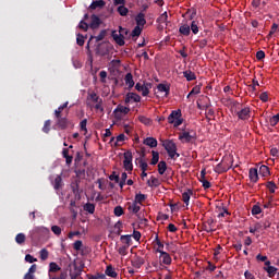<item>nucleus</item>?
<instances>
[{
	"instance_id": "f257e3e1",
	"label": "nucleus",
	"mask_w": 279,
	"mask_h": 279,
	"mask_svg": "<svg viewBox=\"0 0 279 279\" xmlns=\"http://www.w3.org/2000/svg\"><path fill=\"white\" fill-rule=\"evenodd\" d=\"M68 106H69V101L64 102L57 110H54V117H56V121H57L56 125H58L60 130H66V128L69 126V120L66 119V112H64V110H66Z\"/></svg>"
},
{
	"instance_id": "f03ea898",
	"label": "nucleus",
	"mask_w": 279,
	"mask_h": 279,
	"mask_svg": "<svg viewBox=\"0 0 279 279\" xmlns=\"http://www.w3.org/2000/svg\"><path fill=\"white\" fill-rule=\"evenodd\" d=\"M161 143H162V147L166 149L171 160H175L177 158H180V154L178 153V145L175 144V142H173V140L161 141Z\"/></svg>"
},
{
	"instance_id": "7ed1b4c3",
	"label": "nucleus",
	"mask_w": 279,
	"mask_h": 279,
	"mask_svg": "<svg viewBox=\"0 0 279 279\" xmlns=\"http://www.w3.org/2000/svg\"><path fill=\"white\" fill-rule=\"evenodd\" d=\"M168 123L173 125L174 128H180L182 123H184V119H182V110H173L168 117Z\"/></svg>"
},
{
	"instance_id": "20e7f679",
	"label": "nucleus",
	"mask_w": 279,
	"mask_h": 279,
	"mask_svg": "<svg viewBox=\"0 0 279 279\" xmlns=\"http://www.w3.org/2000/svg\"><path fill=\"white\" fill-rule=\"evenodd\" d=\"M153 84L149 82H144L143 84L136 83L135 90L137 93H142V97H147L149 95V90H151Z\"/></svg>"
},
{
	"instance_id": "39448f33",
	"label": "nucleus",
	"mask_w": 279,
	"mask_h": 279,
	"mask_svg": "<svg viewBox=\"0 0 279 279\" xmlns=\"http://www.w3.org/2000/svg\"><path fill=\"white\" fill-rule=\"evenodd\" d=\"M197 138V134L194 131L180 133L179 141H183V143H193Z\"/></svg>"
},
{
	"instance_id": "423d86ee",
	"label": "nucleus",
	"mask_w": 279,
	"mask_h": 279,
	"mask_svg": "<svg viewBox=\"0 0 279 279\" xmlns=\"http://www.w3.org/2000/svg\"><path fill=\"white\" fill-rule=\"evenodd\" d=\"M130 113V107H124L122 105H118L117 108L113 110V114L116 116V119H121V114H129Z\"/></svg>"
},
{
	"instance_id": "0eeeda50",
	"label": "nucleus",
	"mask_w": 279,
	"mask_h": 279,
	"mask_svg": "<svg viewBox=\"0 0 279 279\" xmlns=\"http://www.w3.org/2000/svg\"><path fill=\"white\" fill-rule=\"evenodd\" d=\"M250 107H244L240 111H235V114L240 121H247V119H250Z\"/></svg>"
},
{
	"instance_id": "6e6552de",
	"label": "nucleus",
	"mask_w": 279,
	"mask_h": 279,
	"mask_svg": "<svg viewBox=\"0 0 279 279\" xmlns=\"http://www.w3.org/2000/svg\"><path fill=\"white\" fill-rule=\"evenodd\" d=\"M131 101H134V104H140L141 95L132 92L128 93L125 96L124 102L130 104Z\"/></svg>"
},
{
	"instance_id": "1a4fd4ad",
	"label": "nucleus",
	"mask_w": 279,
	"mask_h": 279,
	"mask_svg": "<svg viewBox=\"0 0 279 279\" xmlns=\"http://www.w3.org/2000/svg\"><path fill=\"white\" fill-rule=\"evenodd\" d=\"M132 267H135V269H141L145 265V258L135 255L131 260Z\"/></svg>"
},
{
	"instance_id": "9d476101",
	"label": "nucleus",
	"mask_w": 279,
	"mask_h": 279,
	"mask_svg": "<svg viewBox=\"0 0 279 279\" xmlns=\"http://www.w3.org/2000/svg\"><path fill=\"white\" fill-rule=\"evenodd\" d=\"M157 252L160 254L159 258L163 265H171V255L169 253L162 251V250H157Z\"/></svg>"
},
{
	"instance_id": "9b49d317",
	"label": "nucleus",
	"mask_w": 279,
	"mask_h": 279,
	"mask_svg": "<svg viewBox=\"0 0 279 279\" xmlns=\"http://www.w3.org/2000/svg\"><path fill=\"white\" fill-rule=\"evenodd\" d=\"M111 36L119 47H123V45H125V39L121 33L113 31Z\"/></svg>"
},
{
	"instance_id": "f8f14e48",
	"label": "nucleus",
	"mask_w": 279,
	"mask_h": 279,
	"mask_svg": "<svg viewBox=\"0 0 279 279\" xmlns=\"http://www.w3.org/2000/svg\"><path fill=\"white\" fill-rule=\"evenodd\" d=\"M95 38L96 43H100V40H104L106 38V31H101L98 36H92L86 45V49L90 51V43H93V39Z\"/></svg>"
},
{
	"instance_id": "ddd939ff",
	"label": "nucleus",
	"mask_w": 279,
	"mask_h": 279,
	"mask_svg": "<svg viewBox=\"0 0 279 279\" xmlns=\"http://www.w3.org/2000/svg\"><path fill=\"white\" fill-rule=\"evenodd\" d=\"M101 25V19L96 14H93L90 17L89 27L90 29H97Z\"/></svg>"
},
{
	"instance_id": "4468645a",
	"label": "nucleus",
	"mask_w": 279,
	"mask_h": 279,
	"mask_svg": "<svg viewBox=\"0 0 279 279\" xmlns=\"http://www.w3.org/2000/svg\"><path fill=\"white\" fill-rule=\"evenodd\" d=\"M135 22L137 27H145L147 24V20H145V13L140 12L135 17Z\"/></svg>"
},
{
	"instance_id": "2eb2a0df",
	"label": "nucleus",
	"mask_w": 279,
	"mask_h": 279,
	"mask_svg": "<svg viewBox=\"0 0 279 279\" xmlns=\"http://www.w3.org/2000/svg\"><path fill=\"white\" fill-rule=\"evenodd\" d=\"M214 171L215 173H226L230 171V167H228L226 162H220L215 167Z\"/></svg>"
},
{
	"instance_id": "dca6fc26",
	"label": "nucleus",
	"mask_w": 279,
	"mask_h": 279,
	"mask_svg": "<svg viewBox=\"0 0 279 279\" xmlns=\"http://www.w3.org/2000/svg\"><path fill=\"white\" fill-rule=\"evenodd\" d=\"M157 89L159 90V93H165V97H169V93H171V86H169L168 84H158L157 85Z\"/></svg>"
},
{
	"instance_id": "f3484780",
	"label": "nucleus",
	"mask_w": 279,
	"mask_h": 279,
	"mask_svg": "<svg viewBox=\"0 0 279 279\" xmlns=\"http://www.w3.org/2000/svg\"><path fill=\"white\" fill-rule=\"evenodd\" d=\"M143 144L154 149V147H158V140H156L155 137H146Z\"/></svg>"
},
{
	"instance_id": "a211bd4d",
	"label": "nucleus",
	"mask_w": 279,
	"mask_h": 279,
	"mask_svg": "<svg viewBox=\"0 0 279 279\" xmlns=\"http://www.w3.org/2000/svg\"><path fill=\"white\" fill-rule=\"evenodd\" d=\"M248 178L251 182H258V169L257 168H251L248 171Z\"/></svg>"
},
{
	"instance_id": "6ab92c4d",
	"label": "nucleus",
	"mask_w": 279,
	"mask_h": 279,
	"mask_svg": "<svg viewBox=\"0 0 279 279\" xmlns=\"http://www.w3.org/2000/svg\"><path fill=\"white\" fill-rule=\"evenodd\" d=\"M179 33L181 36H191V26L189 24H182L179 27Z\"/></svg>"
},
{
	"instance_id": "aec40b11",
	"label": "nucleus",
	"mask_w": 279,
	"mask_h": 279,
	"mask_svg": "<svg viewBox=\"0 0 279 279\" xmlns=\"http://www.w3.org/2000/svg\"><path fill=\"white\" fill-rule=\"evenodd\" d=\"M124 82H125L126 86L129 87V90L134 88V76L132 75V73H126V75L124 77Z\"/></svg>"
},
{
	"instance_id": "412c9836",
	"label": "nucleus",
	"mask_w": 279,
	"mask_h": 279,
	"mask_svg": "<svg viewBox=\"0 0 279 279\" xmlns=\"http://www.w3.org/2000/svg\"><path fill=\"white\" fill-rule=\"evenodd\" d=\"M106 276H109V278H117L119 274H117V270H114V267L112 265L107 266L105 270Z\"/></svg>"
},
{
	"instance_id": "4be33fe9",
	"label": "nucleus",
	"mask_w": 279,
	"mask_h": 279,
	"mask_svg": "<svg viewBox=\"0 0 279 279\" xmlns=\"http://www.w3.org/2000/svg\"><path fill=\"white\" fill-rule=\"evenodd\" d=\"M183 76L187 82H193L194 80H197V76L195 75V72L191 70H186L183 72Z\"/></svg>"
},
{
	"instance_id": "5701e85b",
	"label": "nucleus",
	"mask_w": 279,
	"mask_h": 279,
	"mask_svg": "<svg viewBox=\"0 0 279 279\" xmlns=\"http://www.w3.org/2000/svg\"><path fill=\"white\" fill-rule=\"evenodd\" d=\"M60 271V266H58V264L56 262H52L49 264V279H51V276H53V274Z\"/></svg>"
},
{
	"instance_id": "b1692460",
	"label": "nucleus",
	"mask_w": 279,
	"mask_h": 279,
	"mask_svg": "<svg viewBox=\"0 0 279 279\" xmlns=\"http://www.w3.org/2000/svg\"><path fill=\"white\" fill-rule=\"evenodd\" d=\"M190 32H192L194 35L199 34V22L193 20L190 25Z\"/></svg>"
},
{
	"instance_id": "393cba45",
	"label": "nucleus",
	"mask_w": 279,
	"mask_h": 279,
	"mask_svg": "<svg viewBox=\"0 0 279 279\" xmlns=\"http://www.w3.org/2000/svg\"><path fill=\"white\" fill-rule=\"evenodd\" d=\"M129 210L130 213H133V215H137L141 211V206L133 201V203L129 205Z\"/></svg>"
},
{
	"instance_id": "a878e982",
	"label": "nucleus",
	"mask_w": 279,
	"mask_h": 279,
	"mask_svg": "<svg viewBox=\"0 0 279 279\" xmlns=\"http://www.w3.org/2000/svg\"><path fill=\"white\" fill-rule=\"evenodd\" d=\"M191 195H193V190H187L182 194V202H184L185 206H189V202H191Z\"/></svg>"
},
{
	"instance_id": "bb28decb",
	"label": "nucleus",
	"mask_w": 279,
	"mask_h": 279,
	"mask_svg": "<svg viewBox=\"0 0 279 279\" xmlns=\"http://www.w3.org/2000/svg\"><path fill=\"white\" fill-rule=\"evenodd\" d=\"M82 269H84L83 266L77 267V264H74V274H72L71 279L80 278V276H82Z\"/></svg>"
},
{
	"instance_id": "cd10ccee",
	"label": "nucleus",
	"mask_w": 279,
	"mask_h": 279,
	"mask_svg": "<svg viewBox=\"0 0 279 279\" xmlns=\"http://www.w3.org/2000/svg\"><path fill=\"white\" fill-rule=\"evenodd\" d=\"M104 5H106V1H104V0H96V1L92 2L89 8H90V10H97V8H104Z\"/></svg>"
},
{
	"instance_id": "c85d7f7f",
	"label": "nucleus",
	"mask_w": 279,
	"mask_h": 279,
	"mask_svg": "<svg viewBox=\"0 0 279 279\" xmlns=\"http://www.w3.org/2000/svg\"><path fill=\"white\" fill-rule=\"evenodd\" d=\"M270 171H269V167L263 165L259 167V175H263V178H267L268 175H270Z\"/></svg>"
},
{
	"instance_id": "c756f323",
	"label": "nucleus",
	"mask_w": 279,
	"mask_h": 279,
	"mask_svg": "<svg viewBox=\"0 0 279 279\" xmlns=\"http://www.w3.org/2000/svg\"><path fill=\"white\" fill-rule=\"evenodd\" d=\"M166 171H167V161H159V163H158L159 175H165Z\"/></svg>"
},
{
	"instance_id": "7c9ffc66",
	"label": "nucleus",
	"mask_w": 279,
	"mask_h": 279,
	"mask_svg": "<svg viewBox=\"0 0 279 279\" xmlns=\"http://www.w3.org/2000/svg\"><path fill=\"white\" fill-rule=\"evenodd\" d=\"M120 241H122V243H125L126 247H130V245H132V235H121Z\"/></svg>"
},
{
	"instance_id": "2f4dec72",
	"label": "nucleus",
	"mask_w": 279,
	"mask_h": 279,
	"mask_svg": "<svg viewBox=\"0 0 279 279\" xmlns=\"http://www.w3.org/2000/svg\"><path fill=\"white\" fill-rule=\"evenodd\" d=\"M117 12L120 14V16H128L130 10L128 9V7L121 4L120 7H118Z\"/></svg>"
},
{
	"instance_id": "473e14b6",
	"label": "nucleus",
	"mask_w": 279,
	"mask_h": 279,
	"mask_svg": "<svg viewBox=\"0 0 279 279\" xmlns=\"http://www.w3.org/2000/svg\"><path fill=\"white\" fill-rule=\"evenodd\" d=\"M266 187L268 189L269 193L274 194L276 193V189H278V185H276V182L274 181H268L266 183Z\"/></svg>"
},
{
	"instance_id": "72a5a7b5",
	"label": "nucleus",
	"mask_w": 279,
	"mask_h": 279,
	"mask_svg": "<svg viewBox=\"0 0 279 279\" xmlns=\"http://www.w3.org/2000/svg\"><path fill=\"white\" fill-rule=\"evenodd\" d=\"M84 210H86V213H89V215H95V204L86 203L84 205Z\"/></svg>"
},
{
	"instance_id": "f704fd0d",
	"label": "nucleus",
	"mask_w": 279,
	"mask_h": 279,
	"mask_svg": "<svg viewBox=\"0 0 279 279\" xmlns=\"http://www.w3.org/2000/svg\"><path fill=\"white\" fill-rule=\"evenodd\" d=\"M87 99H90V101H93L94 104H97L98 101H101V98H99V96L95 92L89 93L88 96H87Z\"/></svg>"
},
{
	"instance_id": "c9c22d12",
	"label": "nucleus",
	"mask_w": 279,
	"mask_h": 279,
	"mask_svg": "<svg viewBox=\"0 0 279 279\" xmlns=\"http://www.w3.org/2000/svg\"><path fill=\"white\" fill-rule=\"evenodd\" d=\"M151 154H153V158H151L150 165L153 166L158 165V160H160V154L156 150H153Z\"/></svg>"
},
{
	"instance_id": "e433bc0d",
	"label": "nucleus",
	"mask_w": 279,
	"mask_h": 279,
	"mask_svg": "<svg viewBox=\"0 0 279 279\" xmlns=\"http://www.w3.org/2000/svg\"><path fill=\"white\" fill-rule=\"evenodd\" d=\"M265 271H267L269 278H274L276 276V271H278V268L274 266H268L265 268Z\"/></svg>"
},
{
	"instance_id": "4c0bfd02",
	"label": "nucleus",
	"mask_w": 279,
	"mask_h": 279,
	"mask_svg": "<svg viewBox=\"0 0 279 279\" xmlns=\"http://www.w3.org/2000/svg\"><path fill=\"white\" fill-rule=\"evenodd\" d=\"M142 32H143V27L135 26L131 33L132 38H136V37L141 36Z\"/></svg>"
},
{
	"instance_id": "58836bf2",
	"label": "nucleus",
	"mask_w": 279,
	"mask_h": 279,
	"mask_svg": "<svg viewBox=\"0 0 279 279\" xmlns=\"http://www.w3.org/2000/svg\"><path fill=\"white\" fill-rule=\"evenodd\" d=\"M25 233H19L15 236V242L17 243V245H23V243H25Z\"/></svg>"
},
{
	"instance_id": "ea45409f",
	"label": "nucleus",
	"mask_w": 279,
	"mask_h": 279,
	"mask_svg": "<svg viewBox=\"0 0 279 279\" xmlns=\"http://www.w3.org/2000/svg\"><path fill=\"white\" fill-rule=\"evenodd\" d=\"M145 199H147V195L138 193L135 195L134 202H136V204H143V202H145Z\"/></svg>"
},
{
	"instance_id": "a19ab883",
	"label": "nucleus",
	"mask_w": 279,
	"mask_h": 279,
	"mask_svg": "<svg viewBox=\"0 0 279 279\" xmlns=\"http://www.w3.org/2000/svg\"><path fill=\"white\" fill-rule=\"evenodd\" d=\"M276 32H278V24L274 23L271 25V28H270V32L269 34L267 35V40H271V36H274V34H276Z\"/></svg>"
},
{
	"instance_id": "79ce46f5",
	"label": "nucleus",
	"mask_w": 279,
	"mask_h": 279,
	"mask_svg": "<svg viewBox=\"0 0 279 279\" xmlns=\"http://www.w3.org/2000/svg\"><path fill=\"white\" fill-rule=\"evenodd\" d=\"M84 159V155L81 154L80 151L76 153V157L74 159V165L75 167H80V165H82V160Z\"/></svg>"
},
{
	"instance_id": "37998d69",
	"label": "nucleus",
	"mask_w": 279,
	"mask_h": 279,
	"mask_svg": "<svg viewBox=\"0 0 279 279\" xmlns=\"http://www.w3.org/2000/svg\"><path fill=\"white\" fill-rule=\"evenodd\" d=\"M85 40H86V37H84V35L82 34L76 35V45H78V47H84Z\"/></svg>"
},
{
	"instance_id": "c03bdc74",
	"label": "nucleus",
	"mask_w": 279,
	"mask_h": 279,
	"mask_svg": "<svg viewBox=\"0 0 279 279\" xmlns=\"http://www.w3.org/2000/svg\"><path fill=\"white\" fill-rule=\"evenodd\" d=\"M82 247H84V243L82 242V240H76V241L73 243V248H74L76 252L82 251Z\"/></svg>"
},
{
	"instance_id": "a18cd8bd",
	"label": "nucleus",
	"mask_w": 279,
	"mask_h": 279,
	"mask_svg": "<svg viewBox=\"0 0 279 279\" xmlns=\"http://www.w3.org/2000/svg\"><path fill=\"white\" fill-rule=\"evenodd\" d=\"M50 130H51V120H46L44 123L43 132H45V134H49Z\"/></svg>"
},
{
	"instance_id": "49530a36",
	"label": "nucleus",
	"mask_w": 279,
	"mask_h": 279,
	"mask_svg": "<svg viewBox=\"0 0 279 279\" xmlns=\"http://www.w3.org/2000/svg\"><path fill=\"white\" fill-rule=\"evenodd\" d=\"M269 123H270L271 128H275V125H278V123H279V113L272 116L269 120Z\"/></svg>"
},
{
	"instance_id": "de8ad7c7",
	"label": "nucleus",
	"mask_w": 279,
	"mask_h": 279,
	"mask_svg": "<svg viewBox=\"0 0 279 279\" xmlns=\"http://www.w3.org/2000/svg\"><path fill=\"white\" fill-rule=\"evenodd\" d=\"M62 156L65 158L66 165H71V156H69V148H63Z\"/></svg>"
},
{
	"instance_id": "09e8293b",
	"label": "nucleus",
	"mask_w": 279,
	"mask_h": 279,
	"mask_svg": "<svg viewBox=\"0 0 279 279\" xmlns=\"http://www.w3.org/2000/svg\"><path fill=\"white\" fill-rule=\"evenodd\" d=\"M53 186H54L56 191L60 190V186H62V177L61 175L56 177Z\"/></svg>"
},
{
	"instance_id": "8fccbe9b",
	"label": "nucleus",
	"mask_w": 279,
	"mask_h": 279,
	"mask_svg": "<svg viewBox=\"0 0 279 279\" xmlns=\"http://www.w3.org/2000/svg\"><path fill=\"white\" fill-rule=\"evenodd\" d=\"M124 210L123 207L121 206H116L113 209V214L116 215V217H121L122 215H124Z\"/></svg>"
},
{
	"instance_id": "3c124183",
	"label": "nucleus",
	"mask_w": 279,
	"mask_h": 279,
	"mask_svg": "<svg viewBox=\"0 0 279 279\" xmlns=\"http://www.w3.org/2000/svg\"><path fill=\"white\" fill-rule=\"evenodd\" d=\"M140 123H143L144 125H150L151 120L145 116H140L138 117Z\"/></svg>"
},
{
	"instance_id": "603ef678",
	"label": "nucleus",
	"mask_w": 279,
	"mask_h": 279,
	"mask_svg": "<svg viewBox=\"0 0 279 279\" xmlns=\"http://www.w3.org/2000/svg\"><path fill=\"white\" fill-rule=\"evenodd\" d=\"M199 93H202V84L194 86L190 92V95H199Z\"/></svg>"
},
{
	"instance_id": "864d4df0",
	"label": "nucleus",
	"mask_w": 279,
	"mask_h": 279,
	"mask_svg": "<svg viewBox=\"0 0 279 279\" xmlns=\"http://www.w3.org/2000/svg\"><path fill=\"white\" fill-rule=\"evenodd\" d=\"M128 180V173L122 172L121 174V181L119 183L120 189H123L125 186V181Z\"/></svg>"
},
{
	"instance_id": "5fc2aeb1",
	"label": "nucleus",
	"mask_w": 279,
	"mask_h": 279,
	"mask_svg": "<svg viewBox=\"0 0 279 279\" xmlns=\"http://www.w3.org/2000/svg\"><path fill=\"white\" fill-rule=\"evenodd\" d=\"M122 228H123V222H121V220H119V221L114 225V229L118 230V231L116 232V234L121 235V232H123Z\"/></svg>"
},
{
	"instance_id": "6e6d98bb",
	"label": "nucleus",
	"mask_w": 279,
	"mask_h": 279,
	"mask_svg": "<svg viewBox=\"0 0 279 279\" xmlns=\"http://www.w3.org/2000/svg\"><path fill=\"white\" fill-rule=\"evenodd\" d=\"M39 254L41 260H47V258H49V251H47V248H43Z\"/></svg>"
},
{
	"instance_id": "4d7b16f0",
	"label": "nucleus",
	"mask_w": 279,
	"mask_h": 279,
	"mask_svg": "<svg viewBox=\"0 0 279 279\" xmlns=\"http://www.w3.org/2000/svg\"><path fill=\"white\" fill-rule=\"evenodd\" d=\"M132 158H133L132 150H128V151L124 153L123 162H132Z\"/></svg>"
},
{
	"instance_id": "13d9d810",
	"label": "nucleus",
	"mask_w": 279,
	"mask_h": 279,
	"mask_svg": "<svg viewBox=\"0 0 279 279\" xmlns=\"http://www.w3.org/2000/svg\"><path fill=\"white\" fill-rule=\"evenodd\" d=\"M123 167L125 171H132L134 169V165H132V161H123Z\"/></svg>"
},
{
	"instance_id": "bf43d9fd",
	"label": "nucleus",
	"mask_w": 279,
	"mask_h": 279,
	"mask_svg": "<svg viewBox=\"0 0 279 279\" xmlns=\"http://www.w3.org/2000/svg\"><path fill=\"white\" fill-rule=\"evenodd\" d=\"M260 213H263V209L260 208V206L254 205L252 207V215H260Z\"/></svg>"
},
{
	"instance_id": "052dcab7",
	"label": "nucleus",
	"mask_w": 279,
	"mask_h": 279,
	"mask_svg": "<svg viewBox=\"0 0 279 279\" xmlns=\"http://www.w3.org/2000/svg\"><path fill=\"white\" fill-rule=\"evenodd\" d=\"M87 123H88V120L86 119L81 121L80 123L81 132H85V133L88 132V130L86 129Z\"/></svg>"
},
{
	"instance_id": "680f3d73",
	"label": "nucleus",
	"mask_w": 279,
	"mask_h": 279,
	"mask_svg": "<svg viewBox=\"0 0 279 279\" xmlns=\"http://www.w3.org/2000/svg\"><path fill=\"white\" fill-rule=\"evenodd\" d=\"M128 247L129 246H121L119 250H118V253L120 254V256H128Z\"/></svg>"
},
{
	"instance_id": "e2e57ef3",
	"label": "nucleus",
	"mask_w": 279,
	"mask_h": 279,
	"mask_svg": "<svg viewBox=\"0 0 279 279\" xmlns=\"http://www.w3.org/2000/svg\"><path fill=\"white\" fill-rule=\"evenodd\" d=\"M109 180L114 181L116 184H119L121 179L119 178V174H117V172H112V174L109 177Z\"/></svg>"
},
{
	"instance_id": "0e129e2a",
	"label": "nucleus",
	"mask_w": 279,
	"mask_h": 279,
	"mask_svg": "<svg viewBox=\"0 0 279 279\" xmlns=\"http://www.w3.org/2000/svg\"><path fill=\"white\" fill-rule=\"evenodd\" d=\"M151 186L158 187L160 185V180L156 177H150Z\"/></svg>"
},
{
	"instance_id": "69168bd1",
	"label": "nucleus",
	"mask_w": 279,
	"mask_h": 279,
	"mask_svg": "<svg viewBox=\"0 0 279 279\" xmlns=\"http://www.w3.org/2000/svg\"><path fill=\"white\" fill-rule=\"evenodd\" d=\"M75 174H76V178L82 179L86 175V170H84V169L75 170Z\"/></svg>"
},
{
	"instance_id": "338daca9",
	"label": "nucleus",
	"mask_w": 279,
	"mask_h": 279,
	"mask_svg": "<svg viewBox=\"0 0 279 279\" xmlns=\"http://www.w3.org/2000/svg\"><path fill=\"white\" fill-rule=\"evenodd\" d=\"M169 19V15L167 12H163L159 17V23H167V20Z\"/></svg>"
},
{
	"instance_id": "774afa93",
	"label": "nucleus",
	"mask_w": 279,
	"mask_h": 279,
	"mask_svg": "<svg viewBox=\"0 0 279 279\" xmlns=\"http://www.w3.org/2000/svg\"><path fill=\"white\" fill-rule=\"evenodd\" d=\"M256 59L257 60H265V51H263V50H259V51H257L256 52Z\"/></svg>"
}]
</instances>
